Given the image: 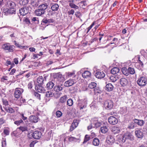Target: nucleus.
<instances>
[{"instance_id":"obj_1","label":"nucleus","mask_w":147,"mask_h":147,"mask_svg":"<svg viewBox=\"0 0 147 147\" xmlns=\"http://www.w3.org/2000/svg\"><path fill=\"white\" fill-rule=\"evenodd\" d=\"M133 136L130 133L127 132L124 135H118L116 136V141H118L120 144L124 143L126 140L129 139L131 140L133 139Z\"/></svg>"},{"instance_id":"obj_2","label":"nucleus","mask_w":147,"mask_h":147,"mask_svg":"<svg viewBox=\"0 0 147 147\" xmlns=\"http://www.w3.org/2000/svg\"><path fill=\"white\" fill-rule=\"evenodd\" d=\"M41 133L40 131H35L33 132L29 133L28 134V138L31 139L34 138L36 139H38L41 137Z\"/></svg>"},{"instance_id":"obj_3","label":"nucleus","mask_w":147,"mask_h":147,"mask_svg":"<svg viewBox=\"0 0 147 147\" xmlns=\"http://www.w3.org/2000/svg\"><path fill=\"white\" fill-rule=\"evenodd\" d=\"M2 49L7 51L8 52H13L14 51V46L13 45H10L9 43L3 44L2 45Z\"/></svg>"},{"instance_id":"obj_4","label":"nucleus","mask_w":147,"mask_h":147,"mask_svg":"<svg viewBox=\"0 0 147 147\" xmlns=\"http://www.w3.org/2000/svg\"><path fill=\"white\" fill-rule=\"evenodd\" d=\"M136 59H138V62L135 64L136 67L139 70H142L143 67V64L141 61L140 57L138 55L136 57Z\"/></svg>"},{"instance_id":"obj_5","label":"nucleus","mask_w":147,"mask_h":147,"mask_svg":"<svg viewBox=\"0 0 147 147\" xmlns=\"http://www.w3.org/2000/svg\"><path fill=\"white\" fill-rule=\"evenodd\" d=\"M5 2V5L9 7V8L16 9V4L13 1L10 0H3Z\"/></svg>"},{"instance_id":"obj_6","label":"nucleus","mask_w":147,"mask_h":147,"mask_svg":"<svg viewBox=\"0 0 147 147\" xmlns=\"http://www.w3.org/2000/svg\"><path fill=\"white\" fill-rule=\"evenodd\" d=\"M24 90L20 88H16L14 93V96L16 98L18 99L21 96Z\"/></svg>"},{"instance_id":"obj_7","label":"nucleus","mask_w":147,"mask_h":147,"mask_svg":"<svg viewBox=\"0 0 147 147\" xmlns=\"http://www.w3.org/2000/svg\"><path fill=\"white\" fill-rule=\"evenodd\" d=\"M143 132V131L141 129L136 128L135 133L136 137L138 138L142 139L144 136Z\"/></svg>"},{"instance_id":"obj_8","label":"nucleus","mask_w":147,"mask_h":147,"mask_svg":"<svg viewBox=\"0 0 147 147\" xmlns=\"http://www.w3.org/2000/svg\"><path fill=\"white\" fill-rule=\"evenodd\" d=\"M87 104V99H84L79 101L78 105L80 110H82L86 107Z\"/></svg>"},{"instance_id":"obj_9","label":"nucleus","mask_w":147,"mask_h":147,"mask_svg":"<svg viewBox=\"0 0 147 147\" xmlns=\"http://www.w3.org/2000/svg\"><path fill=\"white\" fill-rule=\"evenodd\" d=\"M137 82L140 86H144L147 84V78L144 77H141L138 79Z\"/></svg>"},{"instance_id":"obj_10","label":"nucleus","mask_w":147,"mask_h":147,"mask_svg":"<svg viewBox=\"0 0 147 147\" xmlns=\"http://www.w3.org/2000/svg\"><path fill=\"white\" fill-rule=\"evenodd\" d=\"M104 106L106 109H110L113 107V103L112 101L109 100H107L105 101Z\"/></svg>"},{"instance_id":"obj_11","label":"nucleus","mask_w":147,"mask_h":147,"mask_svg":"<svg viewBox=\"0 0 147 147\" xmlns=\"http://www.w3.org/2000/svg\"><path fill=\"white\" fill-rule=\"evenodd\" d=\"M29 8L28 7L21 8L19 10V13L22 16H24L29 12Z\"/></svg>"},{"instance_id":"obj_12","label":"nucleus","mask_w":147,"mask_h":147,"mask_svg":"<svg viewBox=\"0 0 147 147\" xmlns=\"http://www.w3.org/2000/svg\"><path fill=\"white\" fill-rule=\"evenodd\" d=\"M3 11L5 14L10 15L15 14L16 13V9L8 8L4 9Z\"/></svg>"},{"instance_id":"obj_13","label":"nucleus","mask_w":147,"mask_h":147,"mask_svg":"<svg viewBox=\"0 0 147 147\" xmlns=\"http://www.w3.org/2000/svg\"><path fill=\"white\" fill-rule=\"evenodd\" d=\"M108 121L109 123L113 125L116 124L118 122V119L113 116L109 117L108 118Z\"/></svg>"},{"instance_id":"obj_14","label":"nucleus","mask_w":147,"mask_h":147,"mask_svg":"<svg viewBox=\"0 0 147 147\" xmlns=\"http://www.w3.org/2000/svg\"><path fill=\"white\" fill-rule=\"evenodd\" d=\"M35 89L38 92L40 93H44L45 90L42 85L38 84L35 86Z\"/></svg>"},{"instance_id":"obj_15","label":"nucleus","mask_w":147,"mask_h":147,"mask_svg":"<svg viewBox=\"0 0 147 147\" xmlns=\"http://www.w3.org/2000/svg\"><path fill=\"white\" fill-rule=\"evenodd\" d=\"M93 121V123L96 128L100 126L102 123V121L99 120L97 118H94Z\"/></svg>"},{"instance_id":"obj_16","label":"nucleus","mask_w":147,"mask_h":147,"mask_svg":"<svg viewBox=\"0 0 147 147\" xmlns=\"http://www.w3.org/2000/svg\"><path fill=\"white\" fill-rule=\"evenodd\" d=\"M120 84L123 87L126 86L128 84V81L125 78H121L120 81Z\"/></svg>"},{"instance_id":"obj_17","label":"nucleus","mask_w":147,"mask_h":147,"mask_svg":"<svg viewBox=\"0 0 147 147\" xmlns=\"http://www.w3.org/2000/svg\"><path fill=\"white\" fill-rule=\"evenodd\" d=\"M75 83L74 81L72 79H69L66 81L64 83V86L66 87H68L72 86Z\"/></svg>"},{"instance_id":"obj_18","label":"nucleus","mask_w":147,"mask_h":147,"mask_svg":"<svg viewBox=\"0 0 147 147\" xmlns=\"http://www.w3.org/2000/svg\"><path fill=\"white\" fill-rule=\"evenodd\" d=\"M114 141V138L113 136L111 135L108 136L107 138L106 142L109 144H112Z\"/></svg>"},{"instance_id":"obj_19","label":"nucleus","mask_w":147,"mask_h":147,"mask_svg":"<svg viewBox=\"0 0 147 147\" xmlns=\"http://www.w3.org/2000/svg\"><path fill=\"white\" fill-rule=\"evenodd\" d=\"M96 77L98 78H102L105 77V74L102 71H97L95 74Z\"/></svg>"},{"instance_id":"obj_20","label":"nucleus","mask_w":147,"mask_h":147,"mask_svg":"<svg viewBox=\"0 0 147 147\" xmlns=\"http://www.w3.org/2000/svg\"><path fill=\"white\" fill-rule=\"evenodd\" d=\"M54 81L52 80L46 84V87L48 89H51L53 88L55 85Z\"/></svg>"},{"instance_id":"obj_21","label":"nucleus","mask_w":147,"mask_h":147,"mask_svg":"<svg viewBox=\"0 0 147 147\" xmlns=\"http://www.w3.org/2000/svg\"><path fill=\"white\" fill-rule=\"evenodd\" d=\"M48 5L46 3H44L39 5L38 8L43 11L45 13V10L47 8Z\"/></svg>"},{"instance_id":"obj_22","label":"nucleus","mask_w":147,"mask_h":147,"mask_svg":"<svg viewBox=\"0 0 147 147\" xmlns=\"http://www.w3.org/2000/svg\"><path fill=\"white\" fill-rule=\"evenodd\" d=\"M46 81V79L45 78H44L42 76H39L37 79V82L38 84L42 85L44 83V82Z\"/></svg>"},{"instance_id":"obj_23","label":"nucleus","mask_w":147,"mask_h":147,"mask_svg":"<svg viewBox=\"0 0 147 147\" xmlns=\"http://www.w3.org/2000/svg\"><path fill=\"white\" fill-rule=\"evenodd\" d=\"M39 118L37 115L31 116L30 117V120L34 123H36L38 120Z\"/></svg>"},{"instance_id":"obj_24","label":"nucleus","mask_w":147,"mask_h":147,"mask_svg":"<svg viewBox=\"0 0 147 147\" xmlns=\"http://www.w3.org/2000/svg\"><path fill=\"white\" fill-rule=\"evenodd\" d=\"M113 89V86L110 83L107 84L105 86V90L107 91L110 92Z\"/></svg>"},{"instance_id":"obj_25","label":"nucleus","mask_w":147,"mask_h":147,"mask_svg":"<svg viewBox=\"0 0 147 147\" xmlns=\"http://www.w3.org/2000/svg\"><path fill=\"white\" fill-rule=\"evenodd\" d=\"M134 121L135 123L140 126H142L144 123V122L143 120L136 119H134Z\"/></svg>"},{"instance_id":"obj_26","label":"nucleus","mask_w":147,"mask_h":147,"mask_svg":"<svg viewBox=\"0 0 147 147\" xmlns=\"http://www.w3.org/2000/svg\"><path fill=\"white\" fill-rule=\"evenodd\" d=\"M111 130L112 132L115 134L119 133L121 131V129L119 127L114 126L112 128Z\"/></svg>"},{"instance_id":"obj_27","label":"nucleus","mask_w":147,"mask_h":147,"mask_svg":"<svg viewBox=\"0 0 147 147\" xmlns=\"http://www.w3.org/2000/svg\"><path fill=\"white\" fill-rule=\"evenodd\" d=\"M65 74L66 77L68 78L73 77H75L76 76L74 71L72 72H67L65 73Z\"/></svg>"},{"instance_id":"obj_28","label":"nucleus","mask_w":147,"mask_h":147,"mask_svg":"<svg viewBox=\"0 0 147 147\" xmlns=\"http://www.w3.org/2000/svg\"><path fill=\"white\" fill-rule=\"evenodd\" d=\"M91 73L88 71H85L82 74V76L84 78H86L90 76Z\"/></svg>"},{"instance_id":"obj_29","label":"nucleus","mask_w":147,"mask_h":147,"mask_svg":"<svg viewBox=\"0 0 147 147\" xmlns=\"http://www.w3.org/2000/svg\"><path fill=\"white\" fill-rule=\"evenodd\" d=\"M38 2L39 0H31L30 4L31 5L35 8L38 5Z\"/></svg>"},{"instance_id":"obj_30","label":"nucleus","mask_w":147,"mask_h":147,"mask_svg":"<svg viewBox=\"0 0 147 147\" xmlns=\"http://www.w3.org/2000/svg\"><path fill=\"white\" fill-rule=\"evenodd\" d=\"M100 144V140L99 139L97 138H94L92 141L93 144L95 146H98Z\"/></svg>"},{"instance_id":"obj_31","label":"nucleus","mask_w":147,"mask_h":147,"mask_svg":"<svg viewBox=\"0 0 147 147\" xmlns=\"http://www.w3.org/2000/svg\"><path fill=\"white\" fill-rule=\"evenodd\" d=\"M119 69L117 67H114L111 70V73L112 74H115L119 73Z\"/></svg>"},{"instance_id":"obj_32","label":"nucleus","mask_w":147,"mask_h":147,"mask_svg":"<svg viewBox=\"0 0 147 147\" xmlns=\"http://www.w3.org/2000/svg\"><path fill=\"white\" fill-rule=\"evenodd\" d=\"M36 15L38 16H40L45 13L38 8V9L36 10L35 11Z\"/></svg>"},{"instance_id":"obj_33","label":"nucleus","mask_w":147,"mask_h":147,"mask_svg":"<svg viewBox=\"0 0 147 147\" xmlns=\"http://www.w3.org/2000/svg\"><path fill=\"white\" fill-rule=\"evenodd\" d=\"M61 85H55L53 88L54 90L56 92H59L63 88Z\"/></svg>"},{"instance_id":"obj_34","label":"nucleus","mask_w":147,"mask_h":147,"mask_svg":"<svg viewBox=\"0 0 147 147\" xmlns=\"http://www.w3.org/2000/svg\"><path fill=\"white\" fill-rule=\"evenodd\" d=\"M69 5L71 8L75 9H78L79 8V7L78 6L74 3L73 1H69Z\"/></svg>"},{"instance_id":"obj_35","label":"nucleus","mask_w":147,"mask_h":147,"mask_svg":"<svg viewBox=\"0 0 147 147\" xmlns=\"http://www.w3.org/2000/svg\"><path fill=\"white\" fill-rule=\"evenodd\" d=\"M122 72L123 74L127 76L129 75L128 72V69H127L126 67H123L122 68Z\"/></svg>"},{"instance_id":"obj_36","label":"nucleus","mask_w":147,"mask_h":147,"mask_svg":"<svg viewBox=\"0 0 147 147\" xmlns=\"http://www.w3.org/2000/svg\"><path fill=\"white\" fill-rule=\"evenodd\" d=\"M108 127L106 126L102 127L100 128V131L102 133H105L108 131Z\"/></svg>"},{"instance_id":"obj_37","label":"nucleus","mask_w":147,"mask_h":147,"mask_svg":"<svg viewBox=\"0 0 147 147\" xmlns=\"http://www.w3.org/2000/svg\"><path fill=\"white\" fill-rule=\"evenodd\" d=\"M29 2V0H20V4L21 5H25L27 4Z\"/></svg>"},{"instance_id":"obj_38","label":"nucleus","mask_w":147,"mask_h":147,"mask_svg":"<svg viewBox=\"0 0 147 147\" xmlns=\"http://www.w3.org/2000/svg\"><path fill=\"white\" fill-rule=\"evenodd\" d=\"M67 97L66 95H65L61 97L59 99V102L61 103L65 102L66 100Z\"/></svg>"},{"instance_id":"obj_39","label":"nucleus","mask_w":147,"mask_h":147,"mask_svg":"<svg viewBox=\"0 0 147 147\" xmlns=\"http://www.w3.org/2000/svg\"><path fill=\"white\" fill-rule=\"evenodd\" d=\"M59 6L57 4H55L51 7V8L53 11H56L58 10Z\"/></svg>"},{"instance_id":"obj_40","label":"nucleus","mask_w":147,"mask_h":147,"mask_svg":"<svg viewBox=\"0 0 147 147\" xmlns=\"http://www.w3.org/2000/svg\"><path fill=\"white\" fill-rule=\"evenodd\" d=\"M128 71L129 74H134L135 73V71L134 69L133 68L129 67L128 68Z\"/></svg>"},{"instance_id":"obj_41","label":"nucleus","mask_w":147,"mask_h":147,"mask_svg":"<svg viewBox=\"0 0 147 147\" xmlns=\"http://www.w3.org/2000/svg\"><path fill=\"white\" fill-rule=\"evenodd\" d=\"M5 110L7 111V112L11 113H13L15 112L14 109L11 107H7L5 109Z\"/></svg>"},{"instance_id":"obj_42","label":"nucleus","mask_w":147,"mask_h":147,"mask_svg":"<svg viewBox=\"0 0 147 147\" xmlns=\"http://www.w3.org/2000/svg\"><path fill=\"white\" fill-rule=\"evenodd\" d=\"M96 83L92 82L89 84L88 87L91 89L94 88L96 87Z\"/></svg>"},{"instance_id":"obj_43","label":"nucleus","mask_w":147,"mask_h":147,"mask_svg":"<svg viewBox=\"0 0 147 147\" xmlns=\"http://www.w3.org/2000/svg\"><path fill=\"white\" fill-rule=\"evenodd\" d=\"M135 127L134 123L133 122L130 123L128 125L127 128L129 129H134Z\"/></svg>"},{"instance_id":"obj_44","label":"nucleus","mask_w":147,"mask_h":147,"mask_svg":"<svg viewBox=\"0 0 147 147\" xmlns=\"http://www.w3.org/2000/svg\"><path fill=\"white\" fill-rule=\"evenodd\" d=\"M2 101L3 105L5 106H8L9 105L8 100L5 97L2 99Z\"/></svg>"},{"instance_id":"obj_45","label":"nucleus","mask_w":147,"mask_h":147,"mask_svg":"<svg viewBox=\"0 0 147 147\" xmlns=\"http://www.w3.org/2000/svg\"><path fill=\"white\" fill-rule=\"evenodd\" d=\"M54 95V94L51 91H47L46 92V96L47 97H52Z\"/></svg>"},{"instance_id":"obj_46","label":"nucleus","mask_w":147,"mask_h":147,"mask_svg":"<svg viewBox=\"0 0 147 147\" xmlns=\"http://www.w3.org/2000/svg\"><path fill=\"white\" fill-rule=\"evenodd\" d=\"M78 140V139H77L75 137H69L68 138V140L69 142H76Z\"/></svg>"},{"instance_id":"obj_47","label":"nucleus","mask_w":147,"mask_h":147,"mask_svg":"<svg viewBox=\"0 0 147 147\" xmlns=\"http://www.w3.org/2000/svg\"><path fill=\"white\" fill-rule=\"evenodd\" d=\"M78 125V123L77 122V120H74L71 126V127H73L74 128H75Z\"/></svg>"},{"instance_id":"obj_48","label":"nucleus","mask_w":147,"mask_h":147,"mask_svg":"<svg viewBox=\"0 0 147 147\" xmlns=\"http://www.w3.org/2000/svg\"><path fill=\"white\" fill-rule=\"evenodd\" d=\"M73 104V100L71 99H69L67 101V105L69 106H71Z\"/></svg>"},{"instance_id":"obj_49","label":"nucleus","mask_w":147,"mask_h":147,"mask_svg":"<svg viewBox=\"0 0 147 147\" xmlns=\"http://www.w3.org/2000/svg\"><path fill=\"white\" fill-rule=\"evenodd\" d=\"M18 129L22 132L28 130L27 127L26 126H21L18 128Z\"/></svg>"},{"instance_id":"obj_50","label":"nucleus","mask_w":147,"mask_h":147,"mask_svg":"<svg viewBox=\"0 0 147 147\" xmlns=\"http://www.w3.org/2000/svg\"><path fill=\"white\" fill-rule=\"evenodd\" d=\"M89 140L90 137L89 136L87 135H86L84 138V141L83 142V144L86 143V142L89 141Z\"/></svg>"},{"instance_id":"obj_51","label":"nucleus","mask_w":147,"mask_h":147,"mask_svg":"<svg viewBox=\"0 0 147 147\" xmlns=\"http://www.w3.org/2000/svg\"><path fill=\"white\" fill-rule=\"evenodd\" d=\"M56 115L57 117H60L62 116V113L60 111H58L56 112Z\"/></svg>"},{"instance_id":"obj_52","label":"nucleus","mask_w":147,"mask_h":147,"mask_svg":"<svg viewBox=\"0 0 147 147\" xmlns=\"http://www.w3.org/2000/svg\"><path fill=\"white\" fill-rule=\"evenodd\" d=\"M23 122V120L20 119L19 120L17 121H15L14 122V123L15 124L18 125H20L21 123Z\"/></svg>"},{"instance_id":"obj_53","label":"nucleus","mask_w":147,"mask_h":147,"mask_svg":"<svg viewBox=\"0 0 147 147\" xmlns=\"http://www.w3.org/2000/svg\"><path fill=\"white\" fill-rule=\"evenodd\" d=\"M2 147H6V146L5 139L4 138H3V140L2 141Z\"/></svg>"},{"instance_id":"obj_54","label":"nucleus","mask_w":147,"mask_h":147,"mask_svg":"<svg viewBox=\"0 0 147 147\" xmlns=\"http://www.w3.org/2000/svg\"><path fill=\"white\" fill-rule=\"evenodd\" d=\"M115 76L116 79V80H117L120 79L121 77L122 74L119 73L116 75H115Z\"/></svg>"},{"instance_id":"obj_55","label":"nucleus","mask_w":147,"mask_h":147,"mask_svg":"<svg viewBox=\"0 0 147 147\" xmlns=\"http://www.w3.org/2000/svg\"><path fill=\"white\" fill-rule=\"evenodd\" d=\"M110 79L113 82H115L117 81L115 75L111 76L110 77Z\"/></svg>"},{"instance_id":"obj_56","label":"nucleus","mask_w":147,"mask_h":147,"mask_svg":"<svg viewBox=\"0 0 147 147\" xmlns=\"http://www.w3.org/2000/svg\"><path fill=\"white\" fill-rule=\"evenodd\" d=\"M34 95L38 99H40V95L37 92H35L34 93Z\"/></svg>"},{"instance_id":"obj_57","label":"nucleus","mask_w":147,"mask_h":147,"mask_svg":"<svg viewBox=\"0 0 147 147\" xmlns=\"http://www.w3.org/2000/svg\"><path fill=\"white\" fill-rule=\"evenodd\" d=\"M74 9H72L70 11H69L68 12V14L69 15L72 14L73 15L74 13Z\"/></svg>"},{"instance_id":"obj_58","label":"nucleus","mask_w":147,"mask_h":147,"mask_svg":"<svg viewBox=\"0 0 147 147\" xmlns=\"http://www.w3.org/2000/svg\"><path fill=\"white\" fill-rule=\"evenodd\" d=\"M16 71V69H12L11 71L9 73V74L11 75H13L14 73Z\"/></svg>"},{"instance_id":"obj_59","label":"nucleus","mask_w":147,"mask_h":147,"mask_svg":"<svg viewBox=\"0 0 147 147\" xmlns=\"http://www.w3.org/2000/svg\"><path fill=\"white\" fill-rule=\"evenodd\" d=\"M1 114L2 115H4L6 114V112L3 109L2 107H1Z\"/></svg>"},{"instance_id":"obj_60","label":"nucleus","mask_w":147,"mask_h":147,"mask_svg":"<svg viewBox=\"0 0 147 147\" xmlns=\"http://www.w3.org/2000/svg\"><path fill=\"white\" fill-rule=\"evenodd\" d=\"M20 116L21 117V118L24 120H25L27 119V117L24 116V115L23 114H21Z\"/></svg>"},{"instance_id":"obj_61","label":"nucleus","mask_w":147,"mask_h":147,"mask_svg":"<svg viewBox=\"0 0 147 147\" xmlns=\"http://www.w3.org/2000/svg\"><path fill=\"white\" fill-rule=\"evenodd\" d=\"M4 133L6 135H8L9 134V131L7 129H4Z\"/></svg>"},{"instance_id":"obj_62","label":"nucleus","mask_w":147,"mask_h":147,"mask_svg":"<svg viewBox=\"0 0 147 147\" xmlns=\"http://www.w3.org/2000/svg\"><path fill=\"white\" fill-rule=\"evenodd\" d=\"M53 63V61H49L47 62V64L48 65H50L52 64Z\"/></svg>"},{"instance_id":"obj_63","label":"nucleus","mask_w":147,"mask_h":147,"mask_svg":"<svg viewBox=\"0 0 147 147\" xmlns=\"http://www.w3.org/2000/svg\"><path fill=\"white\" fill-rule=\"evenodd\" d=\"M32 21L33 22H35L38 21V18L36 17H33L32 19Z\"/></svg>"},{"instance_id":"obj_64","label":"nucleus","mask_w":147,"mask_h":147,"mask_svg":"<svg viewBox=\"0 0 147 147\" xmlns=\"http://www.w3.org/2000/svg\"><path fill=\"white\" fill-rule=\"evenodd\" d=\"M30 51L31 52L34 51L35 50V48L34 47H30L29 48Z\"/></svg>"}]
</instances>
